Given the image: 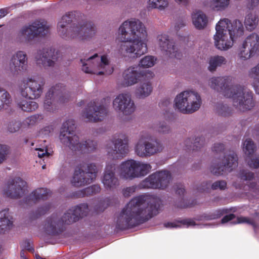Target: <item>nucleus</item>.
<instances>
[{
	"label": "nucleus",
	"mask_w": 259,
	"mask_h": 259,
	"mask_svg": "<svg viewBox=\"0 0 259 259\" xmlns=\"http://www.w3.org/2000/svg\"><path fill=\"white\" fill-rule=\"evenodd\" d=\"M218 112L220 114L226 116L229 114L230 110L228 106L223 105L221 106Z\"/></svg>",
	"instance_id": "e2e57ef3"
},
{
	"label": "nucleus",
	"mask_w": 259,
	"mask_h": 259,
	"mask_svg": "<svg viewBox=\"0 0 259 259\" xmlns=\"http://www.w3.org/2000/svg\"><path fill=\"white\" fill-rule=\"evenodd\" d=\"M151 168L149 163L128 159L120 164L118 167V172L121 179L132 180L144 177L151 171Z\"/></svg>",
	"instance_id": "1a4fd4ad"
},
{
	"label": "nucleus",
	"mask_w": 259,
	"mask_h": 259,
	"mask_svg": "<svg viewBox=\"0 0 259 259\" xmlns=\"http://www.w3.org/2000/svg\"><path fill=\"white\" fill-rule=\"evenodd\" d=\"M248 3L250 5V8H252L256 6L259 2V0H248Z\"/></svg>",
	"instance_id": "774afa93"
},
{
	"label": "nucleus",
	"mask_w": 259,
	"mask_h": 259,
	"mask_svg": "<svg viewBox=\"0 0 259 259\" xmlns=\"http://www.w3.org/2000/svg\"><path fill=\"white\" fill-rule=\"evenodd\" d=\"M158 132L161 133H167L169 131V127L165 122H161L157 125L156 127Z\"/></svg>",
	"instance_id": "5fc2aeb1"
},
{
	"label": "nucleus",
	"mask_w": 259,
	"mask_h": 259,
	"mask_svg": "<svg viewBox=\"0 0 259 259\" xmlns=\"http://www.w3.org/2000/svg\"><path fill=\"white\" fill-rule=\"evenodd\" d=\"M235 217L234 214H229L224 216L221 220L222 224H225L230 222L231 224H236L246 223L249 225H252L254 228H255L256 224L253 219H250L247 217H240L236 219V221H233L235 219Z\"/></svg>",
	"instance_id": "2f4dec72"
},
{
	"label": "nucleus",
	"mask_w": 259,
	"mask_h": 259,
	"mask_svg": "<svg viewBox=\"0 0 259 259\" xmlns=\"http://www.w3.org/2000/svg\"><path fill=\"white\" fill-rule=\"evenodd\" d=\"M175 189L176 193L180 195L183 194L185 192L184 186L182 184L176 185Z\"/></svg>",
	"instance_id": "0e129e2a"
},
{
	"label": "nucleus",
	"mask_w": 259,
	"mask_h": 259,
	"mask_svg": "<svg viewBox=\"0 0 259 259\" xmlns=\"http://www.w3.org/2000/svg\"><path fill=\"white\" fill-rule=\"evenodd\" d=\"M225 147L223 144H215L212 148L214 152L223 154L224 159L222 163H213L210 168L212 174L216 176H220L231 171L238 165V158L233 151H229L228 153L224 152Z\"/></svg>",
	"instance_id": "9d476101"
},
{
	"label": "nucleus",
	"mask_w": 259,
	"mask_h": 259,
	"mask_svg": "<svg viewBox=\"0 0 259 259\" xmlns=\"http://www.w3.org/2000/svg\"><path fill=\"white\" fill-rule=\"evenodd\" d=\"M136 186H132L126 187L122 190V194L125 197H128L133 194L136 190Z\"/></svg>",
	"instance_id": "6e6d98bb"
},
{
	"label": "nucleus",
	"mask_w": 259,
	"mask_h": 259,
	"mask_svg": "<svg viewBox=\"0 0 259 259\" xmlns=\"http://www.w3.org/2000/svg\"><path fill=\"white\" fill-rule=\"evenodd\" d=\"M88 211V205L83 203L69 209L61 219L58 214L53 213L46 221L44 228L45 232L49 235H57L62 231L63 224L75 222L79 218L86 216Z\"/></svg>",
	"instance_id": "39448f33"
},
{
	"label": "nucleus",
	"mask_w": 259,
	"mask_h": 259,
	"mask_svg": "<svg viewBox=\"0 0 259 259\" xmlns=\"http://www.w3.org/2000/svg\"><path fill=\"white\" fill-rule=\"evenodd\" d=\"M144 76L150 79L153 77L154 73L149 70L142 71L138 66H130L122 72L121 85L123 87L135 85Z\"/></svg>",
	"instance_id": "412c9836"
},
{
	"label": "nucleus",
	"mask_w": 259,
	"mask_h": 259,
	"mask_svg": "<svg viewBox=\"0 0 259 259\" xmlns=\"http://www.w3.org/2000/svg\"><path fill=\"white\" fill-rule=\"evenodd\" d=\"M171 180V176L167 170L156 171L143 180L141 186L144 188L164 189Z\"/></svg>",
	"instance_id": "6ab92c4d"
},
{
	"label": "nucleus",
	"mask_w": 259,
	"mask_h": 259,
	"mask_svg": "<svg viewBox=\"0 0 259 259\" xmlns=\"http://www.w3.org/2000/svg\"><path fill=\"white\" fill-rule=\"evenodd\" d=\"M157 41L161 51L169 58L180 59L181 55L178 49L174 45L173 42L169 39L165 33H161L157 36Z\"/></svg>",
	"instance_id": "393cba45"
},
{
	"label": "nucleus",
	"mask_w": 259,
	"mask_h": 259,
	"mask_svg": "<svg viewBox=\"0 0 259 259\" xmlns=\"http://www.w3.org/2000/svg\"><path fill=\"white\" fill-rule=\"evenodd\" d=\"M107 114V109L102 105H97L95 101H91L82 113V116L89 121L103 120Z\"/></svg>",
	"instance_id": "b1692460"
},
{
	"label": "nucleus",
	"mask_w": 259,
	"mask_h": 259,
	"mask_svg": "<svg viewBox=\"0 0 259 259\" xmlns=\"http://www.w3.org/2000/svg\"><path fill=\"white\" fill-rule=\"evenodd\" d=\"M116 163L108 162L105 167L101 181L104 188L110 191H114L120 185L119 180L115 174Z\"/></svg>",
	"instance_id": "4be33fe9"
},
{
	"label": "nucleus",
	"mask_w": 259,
	"mask_h": 259,
	"mask_svg": "<svg viewBox=\"0 0 259 259\" xmlns=\"http://www.w3.org/2000/svg\"><path fill=\"white\" fill-rule=\"evenodd\" d=\"M118 39L122 42L118 50L124 57H139L147 51V32L138 20L124 22L119 28Z\"/></svg>",
	"instance_id": "f03ea898"
},
{
	"label": "nucleus",
	"mask_w": 259,
	"mask_h": 259,
	"mask_svg": "<svg viewBox=\"0 0 259 259\" xmlns=\"http://www.w3.org/2000/svg\"><path fill=\"white\" fill-rule=\"evenodd\" d=\"M174 102L176 109L185 114L192 113L198 110L202 103L200 95L190 90L185 91L178 94Z\"/></svg>",
	"instance_id": "9b49d317"
},
{
	"label": "nucleus",
	"mask_w": 259,
	"mask_h": 259,
	"mask_svg": "<svg viewBox=\"0 0 259 259\" xmlns=\"http://www.w3.org/2000/svg\"><path fill=\"white\" fill-rule=\"evenodd\" d=\"M69 97L66 92L65 87L62 83L57 84L47 93L44 103V109L48 112H54L60 104L68 101Z\"/></svg>",
	"instance_id": "f8f14e48"
},
{
	"label": "nucleus",
	"mask_w": 259,
	"mask_h": 259,
	"mask_svg": "<svg viewBox=\"0 0 259 259\" xmlns=\"http://www.w3.org/2000/svg\"><path fill=\"white\" fill-rule=\"evenodd\" d=\"M246 161L248 166L254 169L259 167V155H252L249 157H247Z\"/></svg>",
	"instance_id": "09e8293b"
},
{
	"label": "nucleus",
	"mask_w": 259,
	"mask_h": 259,
	"mask_svg": "<svg viewBox=\"0 0 259 259\" xmlns=\"http://www.w3.org/2000/svg\"><path fill=\"white\" fill-rule=\"evenodd\" d=\"M43 118L41 114H35L25 119L22 122L23 128L34 125Z\"/></svg>",
	"instance_id": "79ce46f5"
},
{
	"label": "nucleus",
	"mask_w": 259,
	"mask_h": 259,
	"mask_svg": "<svg viewBox=\"0 0 259 259\" xmlns=\"http://www.w3.org/2000/svg\"><path fill=\"white\" fill-rule=\"evenodd\" d=\"M53 130V128L52 126H46L39 132V136L42 137L47 136Z\"/></svg>",
	"instance_id": "4d7b16f0"
},
{
	"label": "nucleus",
	"mask_w": 259,
	"mask_h": 259,
	"mask_svg": "<svg viewBox=\"0 0 259 259\" xmlns=\"http://www.w3.org/2000/svg\"><path fill=\"white\" fill-rule=\"evenodd\" d=\"M35 151L37 152L38 157L39 158H41L45 156H49V153L48 152L47 149L44 148H35ZM35 154H36V153H35Z\"/></svg>",
	"instance_id": "bf43d9fd"
},
{
	"label": "nucleus",
	"mask_w": 259,
	"mask_h": 259,
	"mask_svg": "<svg viewBox=\"0 0 259 259\" xmlns=\"http://www.w3.org/2000/svg\"><path fill=\"white\" fill-rule=\"evenodd\" d=\"M100 190L101 187L99 185H94L78 191V196L79 197H84L94 195L100 192Z\"/></svg>",
	"instance_id": "37998d69"
},
{
	"label": "nucleus",
	"mask_w": 259,
	"mask_h": 259,
	"mask_svg": "<svg viewBox=\"0 0 259 259\" xmlns=\"http://www.w3.org/2000/svg\"><path fill=\"white\" fill-rule=\"evenodd\" d=\"M27 192L26 182L19 177H10L3 189L4 195L12 199L20 198Z\"/></svg>",
	"instance_id": "a211bd4d"
},
{
	"label": "nucleus",
	"mask_w": 259,
	"mask_h": 259,
	"mask_svg": "<svg viewBox=\"0 0 259 259\" xmlns=\"http://www.w3.org/2000/svg\"><path fill=\"white\" fill-rule=\"evenodd\" d=\"M210 186V184L209 183H208V182L204 183L202 184L203 188L200 189L199 191L201 192L206 191V190L208 189V188Z\"/></svg>",
	"instance_id": "338daca9"
},
{
	"label": "nucleus",
	"mask_w": 259,
	"mask_h": 259,
	"mask_svg": "<svg viewBox=\"0 0 259 259\" xmlns=\"http://www.w3.org/2000/svg\"><path fill=\"white\" fill-rule=\"evenodd\" d=\"M169 5L168 0H149L148 7L151 9H157L164 10Z\"/></svg>",
	"instance_id": "ea45409f"
},
{
	"label": "nucleus",
	"mask_w": 259,
	"mask_h": 259,
	"mask_svg": "<svg viewBox=\"0 0 259 259\" xmlns=\"http://www.w3.org/2000/svg\"><path fill=\"white\" fill-rule=\"evenodd\" d=\"M243 150L247 157L253 154L256 150V146L250 139H247L243 144Z\"/></svg>",
	"instance_id": "58836bf2"
},
{
	"label": "nucleus",
	"mask_w": 259,
	"mask_h": 259,
	"mask_svg": "<svg viewBox=\"0 0 259 259\" xmlns=\"http://www.w3.org/2000/svg\"><path fill=\"white\" fill-rule=\"evenodd\" d=\"M192 22L194 26L198 29H201L206 26L208 19L202 12L198 11L192 14Z\"/></svg>",
	"instance_id": "473e14b6"
},
{
	"label": "nucleus",
	"mask_w": 259,
	"mask_h": 259,
	"mask_svg": "<svg viewBox=\"0 0 259 259\" xmlns=\"http://www.w3.org/2000/svg\"><path fill=\"white\" fill-rule=\"evenodd\" d=\"M175 2L178 4L183 6H186L188 5L189 0H174Z\"/></svg>",
	"instance_id": "69168bd1"
},
{
	"label": "nucleus",
	"mask_w": 259,
	"mask_h": 259,
	"mask_svg": "<svg viewBox=\"0 0 259 259\" xmlns=\"http://www.w3.org/2000/svg\"><path fill=\"white\" fill-rule=\"evenodd\" d=\"M226 62V59L223 56L219 55L211 56L209 59L208 69L210 71L213 72L215 71L217 67L225 64Z\"/></svg>",
	"instance_id": "f704fd0d"
},
{
	"label": "nucleus",
	"mask_w": 259,
	"mask_h": 259,
	"mask_svg": "<svg viewBox=\"0 0 259 259\" xmlns=\"http://www.w3.org/2000/svg\"><path fill=\"white\" fill-rule=\"evenodd\" d=\"M230 0H211L209 7L214 10L223 11L229 5Z\"/></svg>",
	"instance_id": "a19ab883"
},
{
	"label": "nucleus",
	"mask_w": 259,
	"mask_h": 259,
	"mask_svg": "<svg viewBox=\"0 0 259 259\" xmlns=\"http://www.w3.org/2000/svg\"><path fill=\"white\" fill-rule=\"evenodd\" d=\"M27 58L26 54L23 51H18L12 57L9 67L12 71H23L26 69Z\"/></svg>",
	"instance_id": "bb28decb"
},
{
	"label": "nucleus",
	"mask_w": 259,
	"mask_h": 259,
	"mask_svg": "<svg viewBox=\"0 0 259 259\" xmlns=\"http://www.w3.org/2000/svg\"><path fill=\"white\" fill-rule=\"evenodd\" d=\"M156 59L152 56H146L141 59L139 67L150 68L153 66L156 62Z\"/></svg>",
	"instance_id": "c03bdc74"
},
{
	"label": "nucleus",
	"mask_w": 259,
	"mask_h": 259,
	"mask_svg": "<svg viewBox=\"0 0 259 259\" xmlns=\"http://www.w3.org/2000/svg\"><path fill=\"white\" fill-rule=\"evenodd\" d=\"M44 82L36 77L24 78L20 86V92L23 97L30 99L39 98L43 91Z\"/></svg>",
	"instance_id": "f3484780"
},
{
	"label": "nucleus",
	"mask_w": 259,
	"mask_h": 259,
	"mask_svg": "<svg viewBox=\"0 0 259 259\" xmlns=\"http://www.w3.org/2000/svg\"><path fill=\"white\" fill-rule=\"evenodd\" d=\"M249 75L253 79V86L256 94L259 95V63L250 69Z\"/></svg>",
	"instance_id": "4c0bfd02"
},
{
	"label": "nucleus",
	"mask_w": 259,
	"mask_h": 259,
	"mask_svg": "<svg viewBox=\"0 0 259 259\" xmlns=\"http://www.w3.org/2000/svg\"><path fill=\"white\" fill-rule=\"evenodd\" d=\"M226 210L225 209H218L215 211L210 212L208 213L204 214L202 217L205 220H212L221 218L224 214L226 213Z\"/></svg>",
	"instance_id": "a18cd8bd"
},
{
	"label": "nucleus",
	"mask_w": 259,
	"mask_h": 259,
	"mask_svg": "<svg viewBox=\"0 0 259 259\" xmlns=\"http://www.w3.org/2000/svg\"><path fill=\"white\" fill-rule=\"evenodd\" d=\"M49 31L47 22L44 20H36L28 25L23 26L18 33L26 41H30L37 36H44Z\"/></svg>",
	"instance_id": "dca6fc26"
},
{
	"label": "nucleus",
	"mask_w": 259,
	"mask_h": 259,
	"mask_svg": "<svg viewBox=\"0 0 259 259\" xmlns=\"http://www.w3.org/2000/svg\"><path fill=\"white\" fill-rule=\"evenodd\" d=\"M163 148L159 141L152 138L148 134H143L137 143L135 150L139 157H147L161 152Z\"/></svg>",
	"instance_id": "ddd939ff"
},
{
	"label": "nucleus",
	"mask_w": 259,
	"mask_h": 259,
	"mask_svg": "<svg viewBox=\"0 0 259 259\" xmlns=\"http://www.w3.org/2000/svg\"><path fill=\"white\" fill-rule=\"evenodd\" d=\"M29 97H23L21 96L17 101L18 107L25 112H32L37 109L38 104L31 100Z\"/></svg>",
	"instance_id": "7c9ffc66"
},
{
	"label": "nucleus",
	"mask_w": 259,
	"mask_h": 259,
	"mask_svg": "<svg viewBox=\"0 0 259 259\" xmlns=\"http://www.w3.org/2000/svg\"><path fill=\"white\" fill-rule=\"evenodd\" d=\"M254 174L248 170H242L239 173L240 178L244 181H249L253 179Z\"/></svg>",
	"instance_id": "3c124183"
},
{
	"label": "nucleus",
	"mask_w": 259,
	"mask_h": 259,
	"mask_svg": "<svg viewBox=\"0 0 259 259\" xmlns=\"http://www.w3.org/2000/svg\"><path fill=\"white\" fill-rule=\"evenodd\" d=\"M22 248L26 249L29 251L33 252L34 248L31 245V243L29 240H25L21 244Z\"/></svg>",
	"instance_id": "680f3d73"
},
{
	"label": "nucleus",
	"mask_w": 259,
	"mask_h": 259,
	"mask_svg": "<svg viewBox=\"0 0 259 259\" xmlns=\"http://www.w3.org/2000/svg\"><path fill=\"white\" fill-rule=\"evenodd\" d=\"M258 22V16L255 13H250L245 17L244 24L248 30L251 31L254 29L257 25Z\"/></svg>",
	"instance_id": "c9c22d12"
},
{
	"label": "nucleus",
	"mask_w": 259,
	"mask_h": 259,
	"mask_svg": "<svg viewBox=\"0 0 259 259\" xmlns=\"http://www.w3.org/2000/svg\"><path fill=\"white\" fill-rule=\"evenodd\" d=\"M52 207V205L50 203H46L39 207L33 214L32 218L34 219L38 218L40 216L46 214Z\"/></svg>",
	"instance_id": "de8ad7c7"
},
{
	"label": "nucleus",
	"mask_w": 259,
	"mask_h": 259,
	"mask_svg": "<svg viewBox=\"0 0 259 259\" xmlns=\"http://www.w3.org/2000/svg\"><path fill=\"white\" fill-rule=\"evenodd\" d=\"M50 190L46 188L36 189L24 198L22 205L24 207L32 205L40 200L47 199Z\"/></svg>",
	"instance_id": "cd10ccee"
},
{
	"label": "nucleus",
	"mask_w": 259,
	"mask_h": 259,
	"mask_svg": "<svg viewBox=\"0 0 259 259\" xmlns=\"http://www.w3.org/2000/svg\"><path fill=\"white\" fill-rule=\"evenodd\" d=\"M259 53V35L252 33L248 35L239 47L238 57L241 60H247Z\"/></svg>",
	"instance_id": "aec40b11"
},
{
	"label": "nucleus",
	"mask_w": 259,
	"mask_h": 259,
	"mask_svg": "<svg viewBox=\"0 0 259 259\" xmlns=\"http://www.w3.org/2000/svg\"><path fill=\"white\" fill-rule=\"evenodd\" d=\"M113 107L117 112L128 115L134 112L136 106L130 95L122 93L119 94L113 101Z\"/></svg>",
	"instance_id": "5701e85b"
},
{
	"label": "nucleus",
	"mask_w": 259,
	"mask_h": 259,
	"mask_svg": "<svg viewBox=\"0 0 259 259\" xmlns=\"http://www.w3.org/2000/svg\"><path fill=\"white\" fill-rule=\"evenodd\" d=\"M233 80L231 76L213 77L210 79L209 85L225 97L232 98L234 106L240 111L250 110L254 106L252 93L246 88L233 84Z\"/></svg>",
	"instance_id": "7ed1b4c3"
},
{
	"label": "nucleus",
	"mask_w": 259,
	"mask_h": 259,
	"mask_svg": "<svg viewBox=\"0 0 259 259\" xmlns=\"http://www.w3.org/2000/svg\"><path fill=\"white\" fill-rule=\"evenodd\" d=\"M37 64L45 68L53 66L57 60L55 50L53 49H44L38 51L35 55Z\"/></svg>",
	"instance_id": "a878e982"
},
{
	"label": "nucleus",
	"mask_w": 259,
	"mask_h": 259,
	"mask_svg": "<svg viewBox=\"0 0 259 259\" xmlns=\"http://www.w3.org/2000/svg\"><path fill=\"white\" fill-rule=\"evenodd\" d=\"M192 144H193V147L192 148V150H197L198 148H200L201 146H202V145H203L205 144L204 138H196L194 142Z\"/></svg>",
	"instance_id": "864d4df0"
},
{
	"label": "nucleus",
	"mask_w": 259,
	"mask_h": 259,
	"mask_svg": "<svg viewBox=\"0 0 259 259\" xmlns=\"http://www.w3.org/2000/svg\"><path fill=\"white\" fill-rule=\"evenodd\" d=\"M82 70L86 73L107 76L111 74L114 68L107 55L95 54L80 60Z\"/></svg>",
	"instance_id": "6e6552de"
},
{
	"label": "nucleus",
	"mask_w": 259,
	"mask_h": 259,
	"mask_svg": "<svg viewBox=\"0 0 259 259\" xmlns=\"http://www.w3.org/2000/svg\"><path fill=\"white\" fill-rule=\"evenodd\" d=\"M21 127H23V124L22 122L19 120H11L9 121L7 125L8 131L11 133L18 132Z\"/></svg>",
	"instance_id": "49530a36"
},
{
	"label": "nucleus",
	"mask_w": 259,
	"mask_h": 259,
	"mask_svg": "<svg viewBox=\"0 0 259 259\" xmlns=\"http://www.w3.org/2000/svg\"><path fill=\"white\" fill-rule=\"evenodd\" d=\"M216 34L214 36L216 47L220 50H226L231 48L235 38L244 33L242 22L235 20L232 22L227 18L221 19L215 26Z\"/></svg>",
	"instance_id": "20e7f679"
},
{
	"label": "nucleus",
	"mask_w": 259,
	"mask_h": 259,
	"mask_svg": "<svg viewBox=\"0 0 259 259\" xmlns=\"http://www.w3.org/2000/svg\"><path fill=\"white\" fill-rule=\"evenodd\" d=\"M72 16L70 13L63 16L58 23V32L63 38L86 40L95 35L96 30L92 23L90 22L77 25L71 24Z\"/></svg>",
	"instance_id": "423d86ee"
},
{
	"label": "nucleus",
	"mask_w": 259,
	"mask_h": 259,
	"mask_svg": "<svg viewBox=\"0 0 259 259\" xmlns=\"http://www.w3.org/2000/svg\"><path fill=\"white\" fill-rule=\"evenodd\" d=\"M84 164L77 165L75 169L70 182L75 187H83L92 183L97 177V168L94 163H90L88 165V171L85 172Z\"/></svg>",
	"instance_id": "4468645a"
},
{
	"label": "nucleus",
	"mask_w": 259,
	"mask_h": 259,
	"mask_svg": "<svg viewBox=\"0 0 259 259\" xmlns=\"http://www.w3.org/2000/svg\"><path fill=\"white\" fill-rule=\"evenodd\" d=\"M160 204L158 198L149 194L134 197L117 215L116 227L125 230L145 222L158 213Z\"/></svg>",
	"instance_id": "f257e3e1"
},
{
	"label": "nucleus",
	"mask_w": 259,
	"mask_h": 259,
	"mask_svg": "<svg viewBox=\"0 0 259 259\" xmlns=\"http://www.w3.org/2000/svg\"><path fill=\"white\" fill-rule=\"evenodd\" d=\"M185 25V23L183 20H178L176 24H175L174 29L175 32L176 34H177L178 31L180 30L182 28L184 27Z\"/></svg>",
	"instance_id": "052dcab7"
},
{
	"label": "nucleus",
	"mask_w": 259,
	"mask_h": 259,
	"mask_svg": "<svg viewBox=\"0 0 259 259\" xmlns=\"http://www.w3.org/2000/svg\"><path fill=\"white\" fill-rule=\"evenodd\" d=\"M152 91V87L149 80L141 82L136 90L137 96L140 98H144L149 96Z\"/></svg>",
	"instance_id": "72a5a7b5"
},
{
	"label": "nucleus",
	"mask_w": 259,
	"mask_h": 259,
	"mask_svg": "<svg viewBox=\"0 0 259 259\" xmlns=\"http://www.w3.org/2000/svg\"><path fill=\"white\" fill-rule=\"evenodd\" d=\"M76 126L73 119H70L64 122L61 127L59 139L61 142L74 151L82 153L94 151L97 147L96 142L88 140L81 141L74 134Z\"/></svg>",
	"instance_id": "0eeeda50"
},
{
	"label": "nucleus",
	"mask_w": 259,
	"mask_h": 259,
	"mask_svg": "<svg viewBox=\"0 0 259 259\" xmlns=\"http://www.w3.org/2000/svg\"><path fill=\"white\" fill-rule=\"evenodd\" d=\"M171 101L170 98H165L163 99L159 103V106L161 109L165 110L168 108L169 106L171 105Z\"/></svg>",
	"instance_id": "13d9d810"
},
{
	"label": "nucleus",
	"mask_w": 259,
	"mask_h": 259,
	"mask_svg": "<svg viewBox=\"0 0 259 259\" xmlns=\"http://www.w3.org/2000/svg\"><path fill=\"white\" fill-rule=\"evenodd\" d=\"M113 147L107 145L108 158L113 160L119 159L125 156L129 151L128 139L124 134L115 135L111 140Z\"/></svg>",
	"instance_id": "2eb2a0df"
},
{
	"label": "nucleus",
	"mask_w": 259,
	"mask_h": 259,
	"mask_svg": "<svg viewBox=\"0 0 259 259\" xmlns=\"http://www.w3.org/2000/svg\"><path fill=\"white\" fill-rule=\"evenodd\" d=\"M9 153V147L6 145L0 144V164L7 159Z\"/></svg>",
	"instance_id": "8fccbe9b"
},
{
	"label": "nucleus",
	"mask_w": 259,
	"mask_h": 259,
	"mask_svg": "<svg viewBox=\"0 0 259 259\" xmlns=\"http://www.w3.org/2000/svg\"><path fill=\"white\" fill-rule=\"evenodd\" d=\"M13 218L9 209L0 211V233H5L13 227Z\"/></svg>",
	"instance_id": "c85d7f7f"
},
{
	"label": "nucleus",
	"mask_w": 259,
	"mask_h": 259,
	"mask_svg": "<svg viewBox=\"0 0 259 259\" xmlns=\"http://www.w3.org/2000/svg\"><path fill=\"white\" fill-rule=\"evenodd\" d=\"M214 224H203V225H198L197 224L195 221L193 220L192 219H184L181 220V221L179 222H167L164 224V226L165 228H180L182 227H195V226H198L199 228H201L202 227H207V226H214Z\"/></svg>",
	"instance_id": "c756f323"
},
{
	"label": "nucleus",
	"mask_w": 259,
	"mask_h": 259,
	"mask_svg": "<svg viewBox=\"0 0 259 259\" xmlns=\"http://www.w3.org/2000/svg\"><path fill=\"white\" fill-rule=\"evenodd\" d=\"M12 99L10 94L5 89L0 88V111L10 106Z\"/></svg>",
	"instance_id": "e433bc0d"
},
{
	"label": "nucleus",
	"mask_w": 259,
	"mask_h": 259,
	"mask_svg": "<svg viewBox=\"0 0 259 259\" xmlns=\"http://www.w3.org/2000/svg\"><path fill=\"white\" fill-rule=\"evenodd\" d=\"M227 187V183L224 180L217 181L214 182L211 186L212 190H224Z\"/></svg>",
	"instance_id": "603ef678"
}]
</instances>
